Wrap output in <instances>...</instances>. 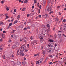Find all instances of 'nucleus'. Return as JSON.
Wrapping results in <instances>:
<instances>
[{
    "instance_id": "obj_1",
    "label": "nucleus",
    "mask_w": 66,
    "mask_h": 66,
    "mask_svg": "<svg viewBox=\"0 0 66 66\" xmlns=\"http://www.w3.org/2000/svg\"><path fill=\"white\" fill-rule=\"evenodd\" d=\"M43 59H41L39 61H36V63L37 64H38L40 65L42 64V61H43Z\"/></svg>"
},
{
    "instance_id": "obj_2",
    "label": "nucleus",
    "mask_w": 66,
    "mask_h": 66,
    "mask_svg": "<svg viewBox=\"0 0 66 66\" xmlns=\"http://www.w3.org/2000/svg\"><path fill=\"white\" fill-rule=\"evenodd\" d=\"M54 49L50 48L48 49V53H53L54 52Z\"/></svg>"
},
{
    "instance_id": "obj_3",
    "label": "nucleus",
    "mask_w": 66,
    "mask_h": 66,
    "mask_svg": "<svg viewBox=\"0 0 66 66\" xmlns=\"http://www.w3.org/2000/svg\"><path fill=\"white\" fill-rule=\"evenodd\" d=\"M26 48V46L24 45H22L20 47V50H22L23 51H24L25 50Z\"/></svg>"
},
{
    "instance_id": "obj_4",
    "label": "nucleus",
    "mask_w": 66,
    "mask_h": 66,
    "mask_svg": "<svg viewBox=\"0 0 66 66\" xmlns=\"http://www.w3.org/2000/svg\"><path fill=\"white\" fill-rule=\"evenodd\" d=\"M46 9H47V10L48 12H51V11L52 10V9L51 8H49V6H47L46 7Z\"/></svg>"
},
{
    "instance_id": "obj_5",
    "label": "nucleus",
    "mask_w": 66,
    "mask_h": 66,
    "mask_svg": "<svg viewBox=\"0 0 66 66\" xmlns=\"http://www.w3.org/2000/svg\"><path fill=\"white\" fill-rule=\"evenodd\" d=\"M23 41L24 42H27L28 41V38L26 37H24L23 39Z\"/></svg>"
},
{
    "instance_id": "obj_6",
    "label": "nucleus",
    "mask_w": 66,
    "mask_h": 66,
    "mask_svg": "<svg viewBox=\"0 0 66 66\" xmlns=\"http://www.w3.org/2000/svg\"><path fill=\"white\" fill-rule=\"evenodd\" d=\"M54 44L55 47L57 46V44H58V43H57V42L55 41L54 42Z\"/></svg>"
},
{
    "instance_id": "obj_7",
    "label": "nucleus",
    "mask_w": 66,
    "mask_h": 66,
    "mask_svg": "<svg viewBox=\"0 0 66 66\" xmlns=\"http://www.w3.org/2000/svg\"><path fill=\"white\" fill-rule=\"evenodd\" d=\"M17 64L18 65H20L21 64V62L19 61H18L17 62Z\"/></svg>"
},
{
    "instance_id": "obj_8",
    "label": "nucleus",
    "mask_w": 66,
    "mask_h": 66,
    "mask_svg": "<svg viewBox=\"0 0 66 66\" xmlns=\"http://www.w3.org/2000/svg\"><path fill=\"white\" fill-rule=\"evenodd\" d=\"M54 49L56 51H57V50H58V49H59V47H58L55 46Z\"/></svg>"
},
{
    "instance_id": "obj_9",
    "label": "nucleus",
    "mask_w": 66,
    "mask_h": 66,
    "mask_svg": "<svg viewBox=\"0 0 66 66\" xmlns=\"http://www.w3.org/2000/svg\"><path fill=\"white\" fill-rule=\"evenodd\" d=\"M5 8L6 9V11H9V7H8L7 6H5Z\"/></svg>"
},
{
    "instance_id": "obj_10",
    "label": "nucleus",
    "mask_w": 66,
    "mask_h": 66,
    "mask_svg": "<svg viewBox=\"0 0 66 66\" xmlns=\"http://www.w3.org/2000/svg\"><path fill=\"white\" fill-rule=\"evenodd\" d=\"M48 41L50 42V43H53L54 42V41L53 40L51 39H50L48 40Z\"/></svg>"
},
{
    "instance_id": "obj_11",
    "label": "nucleus",
    "mask_w": 66,
    "mask_h": 66,
    "mask_svg": "<svg viewBox=\"0 0 66 66\" xmlns=\"http://www.w3.org/2000/svg\"><path fill=\"white\" fill-rule=\"evenodd\" d=\"M57 36H58V38H60L61 36V34H58Z\"/></svg>"
},
{
    "instance_id": "obj_12",
    "label": "nucleus",
    "mask_w": 66,
    "mask_h": 66,
    "mask_svg": "<svg viewBox=\"0 0 66 66\" xmlns=\"http://www.w3.org/2000/svg\"><path fill=\"white\" fill-rule=\"evenodd\" d=\"M18 21H17V20H15V21H14V24H16V23H17V22H18Z\"/></svg>"
},
{
    "instance_id": "obj_13",
    "label": "nucleus",
    "mask_w": 66,
    "mask_h": 66,
    "mask_svg": "<svg viewBox=\"0 0 66 66\" xmlns=\"http://www.w3.org/2000/svg\"><path fill=\"white\" fill-rule=\"evenodd\" d=\"M0 25L1 26H3V25H4V24L3 22H0Z\"/></svg>"
},
{
    "instance_id": "obj_14",
    "label": "nucleus",
    "mask_w": 66,
    "mask_h": 66,
    "mask_svg": "<svg viewBox=\"0 0 66 66\" xmlns=\"http://www.w3.org/2000/svg\"><path fill=\"white\" fill-rule=\"evenodd\" d=\"M48 48H50L51 47V44H50V43L48 44Z\"/></svg>"
},
{
    "instance_id": "obj_15",
    "label": "nucleus",
    "mask_w": 66,
    "mask_h": 66,
    "mask_svg": "<svg viewBox=\"0 0 66 66\" xmlns=\"http://www.w3.org/2000/svg\"><path fill=\"white\" fill-rule=\"evenodd\" d=\"M46 17L47 18H49V15L47 14H45V18Z\"/></svg>"
},
{
    "instance_id": "obj_16",
    "label": "nucleus",
    "mask_w": 66,
    "mask_h": 66,
    "mask_svg": "<svg viewBox=\"0 0 66 66\" xmlns=\"http://www.w3.org/2000/svg\"><path fill=\"white\" fill-rule=\"evenodd\" d=\"M22 64L23 65H24L25 64H26V62L25 61H23L22 62Z\"/></svg>"
},
{
    "instance_id": "obj_17",
    "label": "nucleus",
    "mask_w": 66,
    "mask_h": 66,
    "mask_svg": "<svg viewBox=\"0 0 66 66\" xmlns=\"http://www.w3.org/2000/svg\"><path fill=\"white\" fill-rule=\"evenodd\" d=\"M40 25L39 24H38L37 25V27H40Z\"/></svg>"
},
{
    "instance_id": "obj_18",
    "label": "nucleus",
    "mask_w": 66,
    "mask_h": 66,
    "mask_svg": "<svg viewBox=\"0 0 66 66\" xmlns=\"http://www.w3.org/2000/svg\"><path fill=\"white\" fill-rule=\"evenodd\" d=\"M20 55L23 56L24 55V54L23 53H21L20 54Z\"/></svg>"
},
{
    "instance_id": "obj_19",
    "label": "nucleus",
    "mask_w": 66,
    "mask_h": 66,
    "mask_svg": "<svg viewBox=\"0 0 66 66\" xmlns=\"http://www.w3.org/2000/svg\"><path fill=\"white\" fill-rule=\"evenodd\" d=\"M43 4H45L46 3V0H43Z\"/></svg>"
},
{
    "instance_id": "obj_20",
    "label": "nucleus",
    "mask_w": 66,
    "mask_h": 66,
    "mask_svg": "<svg viewBox=\"0 0 66 66\" xmlns=\"http://www.w3.org/2000/svg\"><path fill=\"white\" fill-rule=\"evenodd\" d=\"M24 3H27L28 2V0H23Z\"/></svg>"
},
{
    "instance_id": "obj_21",
    "label": "nucleus",
    "mask_w": 66,
    "mask_h": 66,
    "mask_svg": "<svg viewBox=\"0 0 66 66\" xmlns=\"http://www.w3.org/2000/svg\"><path fill=\"white\" fill-rule=\"evenodd\" d=\"M33 42H34V43H37V41L34 40L33 41Z\"/></svg>"
},
{
    "instance_id": "obj_22",
    "label": "nucleus",
    "mask_w": 66,
    "mask_h": 66,
    "mask_svg": "<svg viewBox=\"0 0 66 66\" xmlns=\"http://www.w3.org/2000/svg\"><path fill=\"white\" fill-rule=\"evenodd\" d=\"M55 19H56V20H57V21H59V18H56Z\"/></svg>"
},
{
    "instance_id": "obj_23",
    "label": "nucleus",
    "mask_w": 66,
    "mask_h": 66,
    "mask_svg": "<svg viewBox=\"0 0 66 66\" xmlns=\"http://www.w3.org/2000/svg\"><path fill=\"white\" fill-rule=\"evenodd\" d=\"M11 57H12V59H13L14 57V55H12L11 56Z\"/></svg>"
},
{
    "instance_id": "obj_24",
    "label": "nucleus",
    "mask_w": 66,
    "mask_h": 66,
    "mask_svg": "<svg viewBox=\"0 0 66 66\" xmlns=\"http://www.w3.org/2000/svg\"><path fill=\"white\" fill-rule=\"evenodd\" d=\"M3 58L4 59H5V55H3Z\"/></svg>"
},
{
    "instance_id": "obj_25",
    "label": "nucleus",
    "mask_w": 66,
    "mask_h": 66,
    "mask_svg": "<svg viewBox=\"0 0 66 66\" xmlns=\"http://www.w3.org/2000/svg\"><path fill=\"white\" fill-rule=\"evenodd\" d=\"M27 30V27H25L23 29V30L24 31H26Z\"/></svg>"
},
{
    "instance_id": "obj_26",
    "label": "nucleus",
    "mask_w": 66,
    "mask_h": 66,
    "mask_svg": "<svg viewBox=\"0 0 66 66\" xmlns=\"http://www.w3.org/2000/svg\"><path fill=\"white\" fill-rule=\"evenodd\" d=\"M63 29L64 30H65L66 29V26H64L63 28Z\"/></svg>"
},
{
    "instance_id": "obj_27",
    "label": "nucleus",
    "mask_w": 66,
    "mask_h": 66,
    "mask_svg": "<svg viewBox=\"0 0 66 66\" xmlns=\"http://www.w3.org/2000/svg\"><path fill=\"white\" fill-rule=\"evenodd\" d=\"M25 10H26V8H24L23 9H22V11H24Z\"/></svg>"
},
{
    "instance_id": "obj_28",
    "label": "nucleus",
    "mask_w": 66,
    "mask_h": 66,
    "mask_svg": "<svg viewBox=\"0 0 66 66\" xmlns=\"http://www.w3.org/2000/svg\"><path fill=\"white\" fill-rule=\"evenodd\" d=\"M51 0H48V2L47 3V4L48 5H49V3H50V2H49V1H51Z\"/></svg>"
},
{
    "instance_id": "obj_29",
    "label": "nucleus",
    "mask_w": 66,
    "mask_h": 66,
    "mask_svg": "<svg viewBox=\"0 0 66 66\" xmlns=\"http://www.w3.org/2000/svg\"><path fill=\"white\" fill-rule=\"evenodd\" d=\"M12 42V40L11 39H9V43H10Z\"/></svg>"
},
{
    "instance_id": "obj_30",
    "label": "nucleus",
    "mask_w": 66,
    "mask_h": 66,
    "mask_svg": "<svg viewBox=\"0 0 66 66\" xmlns=\"http://www.w3.org/2000/svg\"><path fill=\"white\" fill-rule=\"evenodd\" d=\"M23 38H20V42H21V41H22L23 40Z\"/></svg>"
},
{
    "instance_id": "obj_31",
    "label": "nucleus",
    "mask_w": 66,
    "mask_h": 66,
    "mask_svg": "<svg viewBox=\"0 0 66 66\" xmlns=\"http://www.w3.org/2000/svg\"><path fill=\"white\" fill-rule=\"evenodd\" d=\"M31 45H34V42H33V41L31 43Z\"/></svg>"
},
{
    "instance_id": "obj_32",
    "label": "nucleus",
    "mask_w": 66,
    "mask_h": 66,
    "mask_svg": "<svg viewBox=\"0 0 66 66\" xmlns=\"http://www.w3.org/2000/svg\"><path fill=\"white\" fill-rule=\"evenodd\" d=\"M40 9H39L38 11V13L39 14V13H40Z\"/></svg>"
},
{
    "instance_id": "obj_33",
    "label": "nucleus",
    "mask_w": 66,
    "mask_h": 66,
    "mask_svg": "<svg viewBox=\"0 0 66 66\" xmlns=\"http://www.w3.org/2000/svg\"><path fill=\"white\" fill-rule=\"evenodd\" d=\"M51 4L52 5L53 4V1H52L51 2Z\"/></svg>"
},
{
    "instance_id": "obj_34",
    "label": "nucleus",
    "mask_w": 66,
    "mask_h": 66,
    "mask_svg": "<svg viewBox=\"0 0 66 66\" xmlns=\"http://www.w3.org/2000/svg\"><path fill=\"white\" fill-rule=\"evenodd\" d=\"M42 16L43 17V18H46L45 14V15H43Z\"/></svg>"
},
{
    "instance_id": "obj_35",
    "label": "nucleus",
    "mask_w": 66,
    "mask_h": 66,
    "mask_svg": "<svg viewBox=\"0 0 66 66\" xmlns=\"http://www.w3.org/2000/svg\"><path fill=\"white\" fill-rule=\"evenodd\" d=\"M2 36H3V38H4V37H5V35H4V34H3V35H2Z\"/></svg>"
},
{
    "instance_id": "obj_36",
    "label": "nucleus",
    "mask_w": 66,
    "mask_h": 66,
    "mask_svg": "<svg viewBox=\"0 0 66 66\" xmlns=\"http://www.w3.org/2000/svg\"><path fill=\"white\" fill-rule=\"evenodd\" d=\"M0 16H4V15L2 14H0Z\"/></svg>"
},
{
    "instance_id": "obj_37",
    "label": "nucleus",
    "mask_w": 66,
    "mask_h": 66,
    "mask_svg": "<svg viewBox=\"0 0 66 66\" xmlns=\"http://www.w3.org/2000/svg\"><path fill=\"white\" fill-rule=\"evenodd\" d=\"M27 29H30V28H31V27H30L29 26H28L27 27Z\"/></svg>"
},
{
    "instance_id": "obj_38",
    "label": "nucleus",
    "mask_w": 66,
    "mask_h": 66,
    "mask_svg": "<svg viewBox=\"0 0 66 66\" xmlns=\"http://www.w3.org/2000/svg\"><path fill=\"white\" fill-rule=\"evenodd\" d=\"M16 10H16V9H15L14 11V12H16Z\"/></svg>"
},
{
    "instance_id": "obj_39",
    "label": "nucleus",
    "mask_w": 66,
    "mask_h": 66,
    "mask_svg": "<svg viewBox=\"0 0 66 66\" xmlns=\"http://www.w3.org/2000/svg\"><path fill=\"white\" fill-rule=\"evenodd\" d=\"M30 39L31 40H32L33 39V37L32 36H31L30 37Z\"/></svg>"
},
{
    "instance_id": "obj_40",
    "label": "nucleus",
    "mask_w": 66,
    "mask_h": 66,
    "mask_svg": "<svg viewBox=\"0 0 66 66\" xmlns=\"http://www.w3.org/2000/svg\"><path fill=\"white\" fill-rule=\"evenodd\" d=\"M42 53H43V54L44 55V54H45L46 53H45V52H44V51H43Z\"/></svg>"
},
{
    "instance_id": "obj_41",
    "label": "nucleus",
    "mask_w": 66,
    "mask_h": 66,
    "mask_svg": "<svg viewBox=\"0 0 66 66\" xmlns=\"http://www.w3.org/2000/svg\"><path fill=\"white\" fill-rule=\"evenodd\" d=\"M22 51H23V50H21L20 51V53H22Z\"/></svg>"
},
{
    "instance_id": "obj_42",
    "label": "nucleus",
    "mask_w": 66,
    "mask_h": 66,
    "mask_svg": "<svg viewBox=\"0 0 66 66\" xmlns=\"http://www.w3.org/2000/svg\"><path fill=\"white\" fill-rule=\"evenodd\" d=\"M14 19V18H13L11 20V22H13V21Z\"/></svg>"
},
{
    "instance_id": "obj_43",
    "label": "nucleus",
    "mask_w": 66,
    "mask_h": 66,
    "mask_svg": "<svg viewBox=\"0 0 66 66\" xmlns=\"http://www.w3.org/2000/svg\"><path fill=\"white\" fill-rule=\"evenodd\" d=\"M47 26L48 27H50V26L49 25V24H47Z\"/></svg>"
},
{
    "instance_id": "obj_44",
    "label": "nucleus",
    "mask_w": 66,
    "mask_h": 66,
    "mask_svg": "<svg viewBox=\"0 0 66 66\" xmlns=\"http://www.w3.org/2000/svg\"><path fill=\"white\" fill-rule=\"evenodd\" d=\"M6 17L5 18V19H7L8 18H9V16H6Z\"/></svg>"
},
{
    "instance_id": "obj_45",
    "label": "nucleus",
    "mask_w": 66,
    "mask_h": 66,
    "mask_svg": "<svg viewBox=\"0 0 66 66\" xmlns=\"http://www.w3.org/2000/svg\"><path fill=\"white\" fill-rule=\"evenodd\" d=\"M25 52H27V51H28V50L27 49H25Z\"/></svg>"
},
{
    "instance_id": "obj_46",
    "label": "nucleus",
    "mask_w": 66,
    "mask_h": 66,
    "mask_svg": "<svg viewBox=\"0 0 66 66\" xmlns=\"http://www.w3.org/2000/svg\"><path fill=\"white\" fill-rule=\"evenodd\" d=\"M51 12H50L49 13V14H51V13H53V11H51Z\"/></svg>"
},
{
    "instance_id": "obj_47",
    "label": "nucleus",
    "mask_w": 66,
    "mask_h": 66,
    "mask_svg": "<svg viewBox=\"0 0 66 66\" xmlns=\"http://www.w3.org/2000/svg\"><path fill=\"white\" fill-rule=\"evenodd\" d=\"M61 6H57V7L58 9H59V8H60V7H61Z\"/></svg>"
},
{
    "instance_id": "obj_48",
    "label": "nucleus",
    "mask_w": 66,
    "mask_h": 66,
    "mask_svg": "<svg viewBox=\"0 0 66 66\" xmlns=\"http://www.w3.org/2000/svg\"><path fill=\"white\" fill-rule=\"evenodd\" d=\"M36 3V0H34V3Z\"/></svg>"
},
{
    "instance_id": "obj_49",
    "label": "nucleus",
    "mask_w": 66,
    "mask_h": 66,
    "mask_svg": "<svg viewBox=\"0 0 66 66\" xmlns=\"http://www.w3.org/2000/svg\"><path fill=\"white\" fill-rule=\"evenodd\" d=\"M43 40H42V39H41L40 40V42L41 43H43Z\"/></svg>"
},
{
    "instance_id": "obj_50",
    "label": "nucleus",
    "mask_w": 66,
    "mask_h": 66,
    "mask_svg": "<svg viewBox=\"0 0 66 66\" xmlns=\"http://www.w3.org/2000/svg\"><path fill=\"white\" fill-rule=\"evenodd\" d=\"M37 55V54H35L34 55V56H36Z\"/></svg>"
},
{
    "instance_id": "obj_51",
    "label": "nucleus",
    "mask_w": 66,
    "mask_h": 66,
    "mask_svg": "<svg viewBox=\"0 0 66 66\" xmlns=\"http://www.w3.org/2000/svg\"><path fill=\"white\" fill-rule=\"evenodd\" d=\"M58 32L59 33H62V32H62V31H60V30L58 31Z\"/></svg>"
},
{
    "instance_id": "obj_52",
    "label": "nucleus",
    "mask_w": 66,
    "mask_h": 66,
    "mask_svg": "<svg viewBox=\"0 0 66 66\" xmlns=\"http://www.w3.org/2000/svg\"><path fill=\"white\" fill-rule=\"evenodd\" d=\"M63 21L64 22H66V19H64L63 20Z\"/></svg>"
},
{
    "instance_id": "obj_53",
    "label": "nucleus",
    "mask_w": 66,
    "mask_h": 66,
    "mask_svg": "<svg viewBox=\"0 0 66 66\" xmlns=\"http://www.w3.org/2000/svg\"><path fill=\"white\" fill-rule=\"evenodd\" d=\"M58 14H59V15L60 16H61V13H60V12H59L58 13Z\"/></svg>"
},
{
    "instance_id": "obj_54",
    "label": "nucleus",
    "mask_w": 66,
    "mask_h": 66,
    "mask_svg": "<svg viewBox=\"0 0 66 66\" xmlns=\"http://www.w3.org/2000/svg\"><path fill=\"white\" fill-rule=\"evenodd\" d=\"M12 48H15V46L14 45H13L12 46Z\"/></svg>"
},
{
    "instance_id": "obj_55",
    "label": "nucleus",
    "mask_w": 66,
    "mask_h": 66,
    "mask_svg": "<svg viewBox=\"0 0 66 66\" xmlns=\"http://www.w3.org/2000/svg\"><path fill=\"white\" fill-rule=\"evenodd\" d=\"M8 15V14H7V13H6V14H5L6 17V16H7V15Z\"/></svg>"
},
{
    "instance_id": "obj_56",
    "label": "nucleus",
    "mask_w": 66,
    "mask_h": 66,
    "mask_svg": "<svg viewBox=\"0 0 66 66\" xmlns=\"http://www.w3.org/2000/svg\"><path fill=\"white\" fill-rule=\"evenodd\" d=\"M40 39H43V37H41Z\"/></svg>"
},
{
    "instance_id": "obj_57",
    "label": "nucleus",
    "mask_w": 66,
    "mask_h": 66,
    "mask_svg": "<svg viewBox=\"0 0 66 66\" xmlns=\"http://www.w3.org/2000/svg\"><path fill=\"white\" fill-rule=\"evenodd\" d=\"M12 24V23H10V24H9V26H11Z\"/></svg>"
},
{
    "instance_id": "obj_58",
    "label": "nucleus",
    "mask_w": 66,
    "mask_h": 66,
    "mask_svg": "<svg viewBox=\"0 0 66 66\" xmlns=\"http://www.w3.org/2000/svg\"><path fill=\"white\" fill-rule=\"evenodd\" d=\"M42 16L41 15H39L38 16V17H40Z\"/></svg>"
},
{
    "instance_id": "obj_59",
    "label": "nucleus",
    "mask_w": 66,
    "mask_h": 66,
    "mask_svg": "<svg viewBox=\"0 0 66 66\" xmlns=\"http://www.w3.org/2000/svg\"><path fill=\"white\" fill-rule=\"evenodd\" d=\"M18 18H20V15H18L17 16Z\"/></svg>"
},
{
    "instance_id": "obj_60",
    "label": "nucleus",
    "mask_w": 66,
    "mask_h": 66,
    "mask_svg": "<svg viewBox=\"0 0 66 66\" xmlns=\"http://www.w3.org/2000/svg\"><path fill=\"white\" fill-rule=\"evenodd\" d=\"M15 31L14 30H13V33H15Z\"/></svg>"
},
{
    "instance_id": "obj_61",
    "label": "nucleus",
    "mask_w": 66,
    "mask_h": 66,
    "mask_svg": "<svg viewBox=\"0 0 66 66\" xmlns=\"http://www.w3.org/2000/svg\"><path fill=\"white\" fill-rule=\"evenodd\" d=\"M54 37H55V38H56V35H55V36H54Z\"/></svg>"
},
{
    "instance_id": "obj_62",
    "label": "nucleus",
    "mask_w": 66,
    "mask_h": 66,
    "mask_svg": "<svg viewBox=\"0 0 66 66\" xmlns=\"http://www.w3.org/2000/svg\"><path fill=\"white\" fill-rule=\"evenodd\" d=\"M3 32L4 33H6V32L5 31H3Z\"/></svg>"
},
{
    "instance_id": "obj_63",
    "label": "nucleus",
    "mask_w": 66,
    "mask_h": 66,
    "mask_svg": "<svg viewBox=\"0 0 66 66\" xmlns=\"http://www.w3.org/2000/svg\"><path fill=\"white\" fill-rule=\"evenodd\" d=\"M29 16H30V14H28L27 15V17H29Z\"/></svg>"
},
{
    "instance_id": "obj_64",
    "label": "nucleus",
    "mask_w": 66,
    "mask_h": 66,
    "mask_svg": "<svg viewBox=\"0 0 66 66\" xmlns=\"http://www.w3.org/2000/svg\"><path fill=\"white\" fill-rule=\"evenodd\" d=\"M50 57H52L53 56L52 55H51L50 56Z\"/></svg>"
}]
</instances>
